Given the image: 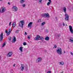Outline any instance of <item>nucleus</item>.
<instances>
[{"mask_svg":"<svg viewBox=\"0 0 73 73\" xmlns=\"http://www.w3.org/2000/svg\"><path fill=\"white\" fill-rule=\"evenodd\" d=\"M24 24V21H21L19 23V25L20 27H21L22 28H23Z\"/></svg>","mask_w":73,"mask_h":73,"instance_id":"1","label":"nucleus"},{"mask_svg":"<svg viewBox=\"0 0 73 73\" xmlns=\"http://www.w3.org/2000/svg\"><path fill=\"white\" fill-rule=\"evenodd\" d=\"M42 16L43 17H46V18H49L50 17V16L49 15V13H43L42 15Z\"/></svg>","mask_w":73,"mask_h":73,"instance_id":"2","label":"nucleus"},{"mask_svg":"<svg viewBox=\"0 0 73 73\" xmlns=\"http://www.w3.org/2000/svg\"><path fill=\"white\" fill-rule=\"evenodd\" d=\"M56 52L58 54H62V50H61V48H60L56 50Z\"/></svg>","mask_w":73,"mask_h":73,"instance_id":"3","label":"nucleus"},{"mask_svg":"<svg viewBox=\"0 0 73 73\" xmlns=\"http://www.w3.org/2000/svg\"><path fill=\"white\" fill-rule=\"evenodd\" d=\"M6 10V9H5V7H2L1 9L0 10V12L1 13H4L5 11Z\"/></svg>","mask_w":73,"mask_h":73,"instance_id":"4","label":"nucleus"},{"mask_svg":"<svg viewBox=\"0 0 73 73\" xmlns=\"http://www.w3.org/2000/svg\"><path fill=\"white\" fill-rule=\"evenodd\" d=\"M65 16L66 17L65 18V20H66V21H68V20H69V15L66 13Z\"/></svg>","mask_w":73,"mask_h":73,"instance_id":"5","label":"nucleus"},{"mask_svg":"<svg viewBox=\"0 0 73 73\" xmlns=\"http://www.w3.org/2000/svg\"><path fill=\"white\" fill-rule=\"evenodd\" d=\"M25 68V66L24 64H22L21 66V69L22 71H23L24 70V68Z\"/></svg>","mask_w":73,"mask_h":73,"instance_id":"6","label":"nucleus"},{"mask_svg":"<svg viewBox=\"0 0 73 73\" xmlns=\"http://www.w3.org/2000/svg\"><path fill=\"white\" fill-rule=\"evenodd\" d=\"M40 38V36L39 35H37L35 38L34 39L36 41H37V40H39V38Z\"/></svg>","mask_w":73,"mask_h":73,"instance_id":"7","label":"nucleus"},{"mask_svg":"<svg viewBox=\"0 0 73 73\" xmlns=\"http://www.w3.org/2000/svg\"><path fill=\"white\" fill-rule=\"evenodd\" d=\"M13 9L14 12H16L17 9H17V7L15 6H13Z\"/></svg>","mask_w":73,"mask_h":73,"instance_id":"8","label":"nucleus"},{"mask_svg":"<svg viewBox=\"0 0 73 73\" xmlns=\"http://www.w3.org/2000/svg\"><path fill=\"white\" fill-rule=\"evenodd\" d=\"M41 60H42V58L40 57H39L36 59V61L37 62H39L41 61Z\"/></svg>","mask_w":73,"mask_h":73,"instance_id":"9","label":"nucleus"},{"mask_svg":"<svg viewBox=\"0 0 73 73\" xmlns=\"http://www.w3.org/2000/svg\"><path fill=\"white\" fill-rule=\"evenodd\" d=\"M0 38L1 41H2L3 40V33H1L0 35Z\"/></svg>","mask_w":73,"mask_h":73,"instance_id":"10","label":"nucleus"},{"mask_svg":"<svg viewBox=\"0 0 73 73\" xmlns=\"http://www.w3.org/2000/svg\"><path fill=\"white\" fill-rule=\"evenodd\" d=\"M32 24H33V22H30L29 23L28 25V27H30V28L32 27Z\"/></svg>","mask_w":73,"mask_h":73,"instance_id":"11","label":"nucleus"},{"mask_svg":"<svg viewBox=\"0 0 73 73\" xmlns=\"http://www.w3.org/2000/svg\"><path fill=\"white\" fill-rule=\"evenodd\" d=\"M12 55V52H10L8 54L7 56L8 57H11Z\"/></svg>","mask_w":73,"mask_h":73,"instance_id":"12","label":"nucleus"},{"mask_svg":"<svg viewBox=\"0 0 73 73\" xmlns=\"http://www.w3.org/2000/svg\"><path fill=\"white\" fill-rule=\"evenodd\" d=\"M16 37H15V36H14L13 39V40L12 42H16Z\"/></svg>","mask_w":73,"mask_h":73,"instance_id":"13","label":"nucleus"},{"mask_svg":"<svg viewBox=\"0 0 73 73\" xmlns=\"http://www.w3.org/2000/svg\"><path fill=\"white\" fill-rule=\"evenodd\" d=\"M63 10L64 12H65V13H66V7H64Z\"/></svg>","mask_w":73,"mask_h":73,"instance_id":"14","label":"nucleus"},{"mask_svg":"<svg viewBox=\"0 0 73 73\" xmlns=\"http://www.w3.org/2000/svg\"><path fill=\"white\" fill-rule=\"evenodd\" d=\"M48 1L49 2H48L47 5H49L50 3H52V1H51V0H48Z\"/></svg>","mask_w":73,"mask_h":73,"instance_id":"15","label":"nucleus"},{"mask_svg":"<svg viewBox=\"0 0 73 73\" xmlns=\"http://www.w3.org/2000/svg\"><path fill=\"white\" fill-rule=\"evenodd\" d=\"M25 0H21L20 1V3L21 4H23L25 2Z\"/></svg>","mask_w":73,"mask_h":73,"instance_id":"16","label":"nucleus"},{"mask_svg":"<svg viewBox=\"0 0 73 73\" xmlns=\"http://www.w3.org/2000/svg\"><path fill=\"white\" fill-rule=\"evenodd\" d=\"M16 22H14L13 23V28H15V26H16Z\"/></svg>","mask_w":73,"mask_h":73,"instance_id":"17","label":"nucleus"},{"mask_svg":"<svg viewBox=\"0 0 73 73\" xmlns=\"http://www.w3.org/2000/svg\"><path fill=\"white\" fill-rule=\"evenodd\" d=\"M69 29L70 31L73 30V28H72V27L70 25L69 26Z\"/></svg>","mask_w":73,"mask_h":73,"instance_id":"18","label":"nucleus"},{"mask_svg":"<svg viewBox=\"0 0 73 73\" xmlns=\"http://www.w3.org/2000/svg\"><path fill=\"white\" fill-rule=\"evenodd\" d=\"M60 64L61 65H63L64 64V63L63 62H59Z\"/></svg>","mask_w":73,"mask_h":73,"instance_id":"19","label":"nucleus"},{"mask_svg":"<svg viewBox=\"0 0 73 73\" xmlns=\"http://www.w3.org/2000/svg\"><path fill=\"white\" fill-rule=\"evenodd\" d=\"M23 47H20L19 48V50H20L21 52H23Z\"/></svg>","mask_w":73,"mask_h":73,"instance_id":"20","label":"nucleus"},{"mask_svg":"<svg viewBox=\"0 0 73 73\" xmlns=\"http://www.w3.org/2000/svg\"><path fill=\"white\" fill-rule=\"evenodd\" d=\"M45 40H49V38L48 36H47L45 38Z\"/></svg>","mask_w":73,"mask_h":73,"instance_id":"21","label":"nucleus"},{"mask_svg":"<svg viewBox=\"0 0 73 73\" xmlns=\"http://www.w3.org/2000/svg\"><path fill=\"white\" fill-rule=\"evenodd\" d=\"M70 42H72V43H73V40L72 38H70Z\"/></svg>","mask_w":73,"mask_h":73,"instance_id":"22","label":"nucleus"},{"mask_svg":"<svg viewBox=\"0 0 73 73\" xmlns=\"http://www.w3.org/2000/svg\"><path fill=\"white\" fill-rule=\"evenodd\" d=\"M40 38V40H42V41H43L44 40V38L42 37H40V38Z\"/></svg>","mask_w":73,"mask_h":73,"instance_id":"23","label":"nucleus"},{"mask_svg":"<svg viewBox=\"0 0 73 73\" xmlns=\"http://www.w3.org/2000/svg\"><path fill=\"white\" fill-rule=\"evenodd\" d=\"M6 45V43H5H5L3 44L2 47L3 48V47H4V46H5Z\"/></svg>","mask_w":73,"mask_h":73,"instance_id":"24","label":"nucleus"},{"mask_svg":"<svg viewBox=\"0 0 73 73\" xmlns=\"http://www.w3.org/2000/svg\"><path fill=\"white\" fill-rule=\"evenodd\" d=\"M23 44L24 45H27V43L25 42H24L23 43Z\"/></svg>","mask_w":73,"mask_h":73,"instance_id":"25","label":"nucleus"},{"mask_svg":"<svg viewBox=\"0 0 73 73\" xmlns=\"http://www.w3.org/2000/svg\"><path fill=\"white\" fill-rule=\"evenodd\" d=\"M45 24V22H43L42 23V25L43 26L44 25V24Z\"/></svg>","mask_w":73,"mask_h":73,"instance_id":"26","label":"nucleus"},{"mask_svg":"<svg viewBox=\"0 0 73 73\" xmlns=\"http://www.w3.org/2000/svg\"><path fill=\"white\" fill-rule=\"evenodd\" d=\"M10 33H10L9 32H8V33H7V36H8V35H9V34H10Z\"/></svg>","mask_w":73,"mask_h":73,"instance_id":"27","label":"nucleus"},{"mask_svg":"<svg viewBox=\"0 0 73 73\" xmlns=\"http://www.w3.org/2000/svg\"><path fill=\"white\" fill-rule=\"evenodd\" d=\"M70 32H71V33H73V30H70Z\"/></svg>","mask_w":73,"mask_h":73,"instance_id":"28","label":"nucleus"},{"mask_svg":"<svg viewBox=\"0 0 73 73\" xmlns=\"http://www.w3.org/2000/svg\"><path fill=\"white\" fill-rule=\"evenodd\" d=\"M19 30H17L15 32L16 33H19Z\"/></svg>","mask_w":73,"mask_h":73,"instance_id":"29","label":"nucleus"},{"mask_svg":"<svg viewBox=\"0 0 73 73\" xmlns=\"http://www.w3.org/2000/svg\"><path fill=\"white\" fill-rule=\"evenodd\" d=\"M11 30H12L11 29H9V32L10 33H11Z\"/></svg>","mask_w":73,"mask_h":73,"instance_id":"30","label":"nucleus"},{"mask_svg":"<svg viewBox=\"0 0 73 73\" xmlns=\"http://www.w3.org/2000/svg\"><path fill=\"white\" fill-rule=\"evenodd\" d=\"M23 7H25V4H23L22 5Z\"/></svg>","mask_w":73,"mask_h":73,"instance_id":"31","label":"nucleus"},{"mask_svg":"<svg viewBox=\"0 0 73 73\" xmlns=\"http://www.w3.org/2000/svg\"><path fill=\"white\" fill-rule=\"evenodd\" d=\"M27 37H28L27 38L28 39H30V38H31V37H30V36H28Z\"/></svg>","mask_w":73,"mask_h":73,"instance_id":"32","label":"nucleus"},{"mask_svg":"<svg viewBox=\"0 0 73 73\" xmlns=\"http://www.w3.org/2000/svg\"><path fill=\"white\" fill-rule=\"evenodd\" d=\"M45 32H49V30H46L45 31Z\"/></svg>","mask_w":73,"mask_h":73,"instance_id":"33","label":"nucleus"},{"mask_svg":"<svg viewBox=\"0 0 73 73\" xmlns=\"http://www.w3.org/2000/svg\"><path fill=\"white\" fill-rule=\"evenodd\" d=\"M42 0H38V1L40 3H41V2L42 1Z\"/></svg>","mask_w":73,"mask_h":73,"instance_id":"34","label":"nucleus"},{"mask_svg":"<svg viewBox=\"0 0 73 73\" xmlns=\"http://www.w3.org/2000/svg\"><path fill=\"white\" fill-rule=\"evenodd\" d=\"M47 73H52V72H51V71H48L47 72Z\"/></svg>","mask_w":73,"mask_h":73,"instance_id":"35","label":"nucleus"},{"mask_svg":"<svg viewBox=\"0 0 73 73\" xmlns=\"http://www.w3.org/2000/svg\"><path fill=\"white\" fill-rule=\"evenodd\" d=\"M61 36V35H60V34H59L58 35V37H60V36Z\"/></svg>","mask_w":73,"mask_h":73,"instance_id":"36","label":"nucleus"},{"mask_svg":"<svg viewBox=\"0 0 73 73\" xmlns=\"http://www.w3.org/2000/svg\"><path fill=\"white\" fill-rule=\"evenodd\" d=\"M44 52H45V53H47V51H46V50H44Z\"/></svg>","mask_w":73,"mask_h":73,"instance_id":"37","label":"nucleus"},{"mask_svg":"<svg viewBox=\"0 0 73 73\" xmlns=\"http://www.w3.org/2000/svg\"><path fill=\"white\" fill-rule=\"evenodd\" d=\"M37 22L38 23H39V22H41V20H39Z\"/></svg>","mask_w":73,"mask_h":73,"instance_id":"38","label":"nucleus"},{"mask_svg":"<svg viewBox=\"0 0 73 73\" xmlns=\"http://www.w3.org/2000/svg\"><path fill=\"white\" fill-rule=\"evenodd\" d=\"M54 47L55 48H57V46L56 45H55L54 46Z\"/></svg>","mask_w":73,"mask_h":73,"instance_id":"39","label":"nucleus"},{"mask_svg":"<svg viewBox=\"0 0 73 73\" xmlns=\"http://www.w3.org/2000/svg\"><path fill=\"white\" fill-rule=\"evenodd\" d=\"M9 40H10V41H11V37H9Z\"/></svg>","mask_w":73,"mask_h":73,"instance_id":"40","label":"nucleus"},{"mask_svg":"<svg viewBox=\"0 0 73 73\" xmlns=\"http://www.w3.org/2000/svg\"><path fill=\"white\" fill-rule=\"evenodd\" d=\"M63 27H64L65 26V24H64V23H63Z\"/></svg>","mask_w":73,"mask_h":73,"instance_id":"41","label":"nucleus"},{"mask_svg":"<svg viewBox=\"0 0 73 73\" xmlns=\"http://www.w3.org/2000/svg\"><path fill=\"white\" fill-rule=\"evenodd\" d=\"M5 33H8V31H7V30H6Z\"/></svg>","mask_w":73,"mask_h":73,"instance_id":"42","label":"nucleus"},{"mask_svg":"<svg viewBox=\"0 0 73 73\" xmlns=\"http://www.w3.org/2000/svg\"><path fill=\"white\" fill-rule=\"evenodd\" d=\"M25 35H27V32H25Z\"/></svg>","mask_w":73,"mask_h":73,"instance_id":"43","label":"nucleus"},{"mask_svg":"<svg viewBox=\"0 0 73 73\" xmlns=\"http://www.w3.org/2000/svg\"><path fill=\"white\" fill-rule=\"evenodd\" d=\"M70 53H71V54L72 55V56H73V53H72V52H71Z\"/></svg>","mask_w":73,"mask_h":73,"instance_id":"44","label":"nucleus"},{"mask_svg":"<svg viewBox=\"0 0 73 73\" xmlns=\"http://www.w3.org/2000/svg\"><path fill=\"white\" fill-rule=\"evenodd\" d=\"M11 22H10V23H9V25H11Z\"/></svg>","mask_w":73,"mask_h":73,"instance_id":"45","label":"nucleus"},{"mask_svg":"<svg viewBox=\"0 0 73 73\" xmlns=\"http://www.w3.org/2000/svg\"><path fill=\"white\" fill-rule=\"evenodd\" d=\"M13 66L14 67H15V64H14L13 65Z\"/></svg>","mask_w":73,"mask_h":73,"instance_id":"46","label":"nucleus"},{"mask_svg":"<svg viewBox=\"0 0 73 73\" xmlns=\"http://www.w3.org/2000/svg\"><path fill=\"white\" fill-rule=\"evenodd\" d=\"M9 4H10V3H9V2H8V4H9Z\"/></svg>","mask_w":73,"mask_h":73,"instance_id":"47","label":"nucleus"},{"mask_svg":"<svg viewBox=\"0 0 73 73\" xmlns=\"http://www.w3.org/2000/svg\"><path fill=\"white\" fill-rule=\"evenodd\" d=\"M65 53V51H64V53Z\"/></svg>","mask_w":73,"mask_h":73,"instance_id":"48","label":"nucleus"},{"mask_svg":"<svg viewBox=\"0 0 73 73\" xmlns=\"http://www.w3.org/2000/svg\"><path fill=\"white\" fill-rule=\"evenodd\" d=\"M0 1H3V0H0Z\"/></svg>","mask_w":73,"mask_h":73,"instance_id":"49","label":"nucleus"},{"mask_svg":"<svg viewBox=\"0 0 73 73\" xmlns=\"http://www.w3.org/2000/svg\"><path fill=\"white\" fill-rule=\"evenodd\" d=\"M1 58V56L0 55V58Z\"/></svg>","mask_w":73,"mask_h":73,"instance_id":"50","label":"nucleus"}]
</instances>
